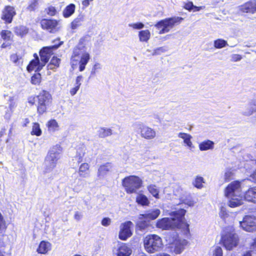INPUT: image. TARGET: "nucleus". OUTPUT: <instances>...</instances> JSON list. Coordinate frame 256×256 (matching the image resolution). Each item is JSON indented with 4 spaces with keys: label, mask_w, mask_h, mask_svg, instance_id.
<instances>
[{
    "label": "nucleus",
    "mask_w": 256,
    "mask_h": 256,
    "mask_svg": "<svg viewBox=\"0 0 256 256\" xmlns=\"http://www.w3.org/2000/svg\"><path fill=\"white\" fill-rule=\"evenodd\" d=\"M144 248L149 254L160 251L164 244L162 238L157 234H148L144 239Z\"/></svg>",
    "instance_id": "obj_6"
},
{
    "label": "nucleus",
    "mask_w": 256,
    "mask_h": 256,
    "mask_svg": "<svg viewBox=\"0 0 256 256\" xmlns=\"http://www.w3.org/2000/svg\"><path fill=\"white\" fill-rule=\"evenodd\" d=\"M233 175L232 172L230 170H228L224 173V178L226 180H230Z\"/></svg>",
    "instance_id": "obj_54"
},
{
    "label": "nucleus",
    "mask_w": 256,
    "mask_h": 256,
    "mask_svg": "<svg viewBox=\"0 0 256 256\" xmlns=\"http://www.w3.org/2000/svg\"><path fill=\"white\" fill-rule=\"evenodd\" d=\"M101 68H102V65L100 63H98V62L96 63L92 69L89 78L95 76L96 74V72H98V70Z\"/></svg>",
    "instance_id": "obj_46"
},
{
    "label": "nucleus",
    "mask_w": 256,
    "mask_h": 256,
    "mask_svg": "<svg viewBox=\"0 0 256 256\" xmlns=\"http://www.w3.org/2000/svg\"><path fill=\"white\" fill-rule=\"evenodd\" d=\"M86 151V148L84 146H82L77 149L76 154L74 158L78 160V163L83 161Z\"/></svg>",
    "instance_id": "obj_33"
},
{
    "label": "nucleus",
    "mask_w": 256,
    "mask_h": 256,
    "mask_svg": "<svg viewBox=\"0 0 256 256\" xmlns=\"http://www.w3.org/2000/svg\"><path fill=\"white\" fill-rule=\"evenodd\" d=\"M78 173L79 176L83 178H86L90 176V165L86 162L82 164L78 168Z\"/></svg>",
    "instance_id": "obj_20"
},
{
    "label": "nucleus",
    "mask_w": 256,
    "mask_h": 256,
    "mask_svg": "<svg viewBox=\"0 0 256 256\" xmlns=\"http://www.w3.org/2000/svg\"><path fill=\"white\" fill-rule=\"evenodd\" d=\"M122 185L125 188V190L128 193V177H126L122 180Z\"/></svg>",
    "instance_id": "obj_58"
},
{
    "label": "nucleus",
    "mask_w": 256,
    "mask_h": 256,
    "mask_svg": "<svg viewBox=\"0 0 256 256\" xmlns=\"http://www.w3.org/2000/svg\"><path fill=\"white\" fill-rule=\"evenodd\" d=\"M51 96L46 90H42L38 96V112L40 114H44L46 110V106L48 105L51 100Z\"/></svg>",
    "instance_id": "obj_10"
},
{
    "label": "nucleus",
    "mask_w": 256,
    "mask_h": 256,
    "mask_svg": "<svg viewBox=\"0 0 256 256\" xmlns=\"http://www.w3.org/2000/svg\"><path fill=\"white\" fill-rule=\"evenodd\" d=\"M112 167V164L110 163H106L105 164L100 166L98 169V177L99 178H103L109 171H110Z\"/></svg>",
    "instance_id": "obj_22"
},
{
    "label": "nucleus",
    "mask_w": 256,
    "mask_h": 256,
    "mask_svg": "<svg viewBox=\"0 0 256 256\" xmlns=\"http://www.w3.org/2000/svg\"><path fill=\"white\" fill-rule=\"evenodd\" d=\"M134 29L140 30L144 28V24L141 22H137L135 24H132L129 25Z\"/></svg>",
    "instance_id": "obj_56"
},
{
    "label": "nucleus",
    "mask_w": 256,
    "mask_h": 256,
    "mask_svg": "<svg viewBox=\"0 0 256 256\" xmlns=\"http://www.w3.org/2000/svg\"><path fill=\"white\" fill-rule=\"evenodd\" d=\"M178 136L183 140L184 144L190 150H192L195 146L192 142V136L187 133L180 132L178 134Z\"/></svg>",
    "instance_id": "obj_15"
},
{
    "label": "nucleus",
    "mask_w": 256,
    "mask_h": 256,
    "mask_svg": "<svg viewBox=\"0 0 256 256\" xmlns=\"http://www.w3.org/2000/svg\"><path fill=\"white\" fill-rule=\"evenodd\" d=\"M136 202L142 206H148L150 204V200L146 196L142 194L138 193L136 198Z\"/></svg>",
    "instance_id": "obj_27"
},
{
    "label": "nucleus",
    "mask_w": 256,
    "mask_h": 256,
    "mask_svg": "<svg viewBox=\"0 0 256 256\" xmlns=\"http://www.w3.org/2000/svg\"><path fill=\"white\" fill-rule=\"evenodd\" d=\"M98 136L100 138H104L112 134V130L109 128H101L98 132Z\"/></svg>",
    "instance_id": "obj_36"
},
{
    "label": "nucleus",
    "mask_w": 256,
    "mask_h": 256,
    "mask_svg": "<svg viewBox=\"0 0 256 256\" xmlns=\"http://www.w3.org/2000/svg\"><path fill=\"white\" fill-rule=\"evenodd\" d=\"M75 8L76 6L72 4L66 6L62 12L64 16L66 18L70 17L74 12Z\"/></svg>",
    "instance_id": "obj_31"
},
{
    "label": "nucleus",
    "mask_w": 256,
    "mask_h": 256,
    "mask_svg": "<svg viewBox=\"0 0 256 256\" xmlns=\"http://www.w3.org/2000/svg\"><path fill=\"white\" fill-rule=\"evenodd\" d=\"M112 220L109 218H104L101 222V224L104 226H108L111 224Z\"/></svg>",
    "instance_id": "obj_53"
},
{
    "label": "nucleus",
    "mask_w": 256,
    "mask_h": 256,
    "mask_svg": "<svg viewBox=\"0 0 256 256\" xmlns=\"http://www.w3.org/2000/svg\"><path fill=\"white\" fill-rule=\"evenodd\" d=\"M20 59V57L18 56L16 54H12L10 56V60L15 64H18L19 63Z\"/></svg>",
    "instance_id": "obj_51"
},
{
    "label": "nucleus",
    "mask_w": 256,
    "mask_h": 256,
    "mask_svg": "<svg viewBox=\"0 0 256 256\" xmlns=\"http://www.w3.org/2000/svg\"><path fill=\"white\" fill-rule=\"evenodd\" d=\"M221 241L222 245L226 250H230L236 248L239 243V238L232 228L228 231L226 229L222 235Z\"/></svg>",
    "instance_id": "obj_7"
},
{
    "label": "nucleus",
    "mask_w": 256,
    "mask_h": 256,
    "mask_svg": "<svg viewBox=\"0 0 256 256\" xmlns=\"http://www.w3.org/2000/svg\"><path fill=\"white\" fill-rule=\"evenodd\" d=\"M142 180L136 176H129V192H133L140 188L142 186Z\"/></svg>",
    "instance_id": "obj_14"
},
{
    "label": "nucleus",
    "mask_w": 256,
    "mask_h": 256,
    "mask_svg": "<svg viewBox=\"0 0 256 256\" xmlns=\"http://www.w3.org/2000/svg\"><path fill=\"white\" fill-rule=\"evenodd\" d=\"M82 216H83V215H82V212H80L78 211H76L74 212V218L76 221L79 222L80 220H82Z\"/></svg>",
    "instance_id": "obj_55"
},
{
    "label": "nucleus",
    "mask_w": 256,
    "mask_h": 256,
    "mask_svg": "<svg viewBox=\"0 0 256 256\" xmlns=\"http://www.w3.org/2000/svg\"><path fill=\"white\" fill-rule=\"evenodd\" d=\"M9 103V110L6 112L5 114V118L7 119H10L12 114L13 112L14 109L16 107V104L14 100V97L10 96L8 100Z\"/></svg>",
    "instance_id": "obj_30"
},
{
    "label": "nucleus",
    "mask_w": 256,
    "mask_h": 256,
    "mask_svg": "<svg viewBox=\"0 0 256 256\" xmlns=\"http://www.w3.org/2000/svg\"><path fill=\"white\" fill-rule=\"evenodd\" d=\"M228 46V44L227 41L222 38L216 39L214 42V46L216 48H222Z\"/></svg>",
    "instance_id": "obj_37"
},
{
    "label": "nucleus",
    "mask_w": 256,
    "mask_h": 256,
    "mask_svg": "<svg viewBox=\"0 0 256 256\" xmlns=\"http://www.w3.org/2000/svg\"><path fill=\"white\" fill-rule=\"evenodd\" d=\"M194 7V5L192 2H188L186 3L184 6L186 10H187L189 11H192Z\"/></svg>",
    "instance_id": "obj_57"
},
{
    "label": "nucleus",
    "mask_w": 256,
    "mask_h": 256,
    "mask_svg": "<svg viewBox=\"0 0 256 256\" xmlns=\"http://www.w3.org/2000/svg\"><path fill=\"white\" fill-rule=\"evenodd\" d=\"M62 148L59 144L53 146L49 150L44 161V173L51 172L56 166L58 160L60 158Z\"/></svg>",
    "instance_id": "obj_5"
},
{
    "label": "nucleus",
    "mask_w": 256,
    "mask_h": 256,
    "mask_svg": "<svg viewBox=\"0 0 256 256\" xmlns=\"http://www.w3.org/2000/svg\"><path fill=\"white\" fill-rule=\"evenodd\" d=\"M212 256H222V250L220 246H216L212 250Z\"/></svg>",
    "instance_id": "obj_47"
},
{
    "label": "nucleus",
    "mask_w": 256,
    "mask_h": 256,
    "mask_svg": "<svg viewBox=\"0 0 256 256\" xmlns=\"http://www.w3.org/2000/svg\"><path fill=\"white\" fill-rule=\"evenodd\" d=\"M38 0H31L29 5L26 8L28 10L32 12L34 11L38 7Z\"/></svg>",
    "instance_id": "obj_44"
},
{
    "label": "nucleus",
    "mask_w": 256,
    "mask_h": 256,
    "mask_svg": "<svg viewBox=\"0 0 256 256\" xmlns=\"http://www.w3.org/2000/svg\"><path fill=\"white\" fill-rule=\"evenodd\" d=\"M84 16L82 14L78 15L75 18L70 24V26L72 30L76 29L78 27L82 24V22L84 20Z\"/></svg>",
    "instance_id": "obj_29"
},
{
    "label": "nucleus",
    "mask_w": 256,
    "mask_h": 256,
    "mask_svg": "<svg viewBox=\"0 0 256 256\" xmlns=\"http://www.w3.org/2000/svg\"><path fill=\"white\" fill-rule=\"evenodd\" d=\"M219 216L226 222H233L234 218L236 216V213L229 212L225 207L222 206L220 208Z\"/></svg>",
    "instance_id": "obj_16"
},
{
    "label": "nucleus",
    "mask_w": 256,
    "mask_h": 256,
    "mask_svg": "<svg viewBox=\"0 0 256 256\" xmlns=\"http://www.w3.org/2000/svg\"><path fill=\"white\" fill-rule=\"evenodd\" d=\"M60 59L53 57L51 60L50 63L48 66V70H54L59 66Z\"/></svg>",
    "instance_id": "obj_40"
},
{
    "label": "nucleus",
    "mask_w": 256,
    "mask_h": 256,
    "mask_svg": "<svg viewBox=\"0 0 256 256\" xmlns=\"http://www.w3.org/2000/svg\"><path fill=\"white\" fill-rule=\"evenodd\" d=\"M51 244L48 242L42 241L37 249V252L39 254H46L50 250Z\"/></svg>",
    "instance_id": "obj_24"
},
{
    "label": "nucleus",
    "mask_w": 256,
    "mask_h": 256,
    "mask_svg": "<svg viewBox=\"0 0 256 256\" xmlns=\"http://www.w3.org/2000/svg\"><path fill=\"white\" fill-rule=\"evenodd\" d=\"M58 24V22L55 20L42 19L40 21V25L44 30L50 32H54Z\"/></svg>",
    "instance_id": "obj_13"
},
{
    "label": "nucleus",
    "mask_w": 256,
    "mask_h": 256,
    "mask_svg": "<svg viewBox=\"0 0 256 256\" xmlns=\"http://www.w3.org/2000/svg\"><path fill=\"white\" fill-rule=\"evenodd\" d=\"M147 190L148 192L156 199H159L160 196V190L155 184H150L147 186Z\"/></svg>",
    "instance_id": "obj_28"
},
{
    "label": "nucleus",
    "mask_w": 256,
    "mask_h": 256,
    "mask_svg": "<svg viewBox=\"0 0 256 256\" xmlns=\"http://www.w3.org/2000/svg\"><path fill=\"white\" fill-rule=\"evenodd\" d=\"M160 214V210L158 208H154L147 211L142 214V218L148 220H154L158 217Z\"/></svg>",
    "instance_id": "obj_19"
},
{
    "label": "nucleus",
    "mask_w": 256,
    "mask_h": 256,
    "mask_svg": "<svg viewBox=\"0 0 256 256\" xmlns=\"http://www.w3.org/2000/svg\"><path fill=\"white\" fill-rule=\"evenodd\" d=\"M31 134L32 135H36L37 136L41 135L42 130L40 128V124L38 123L35 122L34 124Z\"/></svg>",
    "instance_id": "obj_42"
},
{
    "label": "nucleus",
    "mask_w": 256,
    "mask_h": 256,
    "mask_svg": "<svg viewBox=\"0 0 256 256\" xmlns=\"http://www.w3.org/2000/svg\"><path fill=\"white\" fill-rule=\"evenodd\" d=\"M204 183V179L202 176H196L193 182V184L195 187L200 188L203 187V184Z\"/></svg>",
    "instance_id": "obj_41"
},
{
    "label": "nucleus",
    "mask_w": 256,
    "mask_h": 256,
    "mask_svg": "<svg viewBox=\"0 0 256 256\" xmlns=\"http://www.w3.org/2000/svg\"><path fill=\"white\" fill-rule=\"evenodd\" d=\"M46 11L47 14L50 16H54L56 12L55 8L52 6L48 7Z\"/></svg>",
    "instance_id": "obj_52"
},
{
    "label": "nucleus",
    "mask_w": 256,
    "mask_h": 256,
    "mask_svg": "<svg viewBox=\"0 0 256 256\" xmlns=\"http://www.w3.org/2000/svg\"><path fill=\"white\" fill-rule=\"evenodd\" d=\"M186 212V210L184 209L172 212L170 214L172 218H164L158 220L156 222V227L163 230H168L178 227L180 224L184 221V216Z\"/></svg>",
    "instance_id": "obj_4"
},
{
    "label": "nucleus",
    "mask_w": 256,
    "mask_h": 256,
    "mask_svg": "<svg viewBox=\"0 0 256 256\" xmlns=\"http://www.w3.org/2000/svg\"><path fill=\"white\" fill-rule=\"evenodd\" d=\"M249 106L252 108L254 112H256V100H252L249 104Z\"/></svg>",
    "instance_id": "obj_59"
},
{
    "label": "nucleus",
    "mask_w": 256,
    "mask_h": 256,
    "mask_svg": "<svg viewBox=\"0 0 256 256\" xmlns=\"http://www.w3.org/2000/svg\"><path fill=\"white\" fill-rule=\"evenodd\" d=\"M41 75L40 73L34 74L31 78V82L34 84H38L40 82Z\"/></svg>",
    "instance_id": "obj_45"
},
{
    "label": "nucleus",
    "mask_w": 256,
    "mask_h": 256,
    "mask_svg": "<svg viewBox=\"0 0 256 256\" xmlns=\"http://www.w3.org/2000/svg\"><path fill=\"white\" fill-rule=\"evenodd\" d=\"M250 250H253L254 253V251H256V238L254 239L253 242L252 244L250 246Z\"/></svg>",
    "instance_id": "obj_62"
},
{
    "label": "nucleus",
    "mask_w": 256,
    "mask_h": 256,
    "mask_svg": "<svg viewBox=\"0 0 256 256\" xmlns=\"http://www.w3.org/2000/svg\"><path fill=\"white\" fill-rule=\"evenodd\" d=\"M82 76H79L76 77L74 87L72 88L70 92V94L72 96L76 94L80 86H81L82 84L81 82L82 81Z\"/></svg>",
    "instance_id": "obj_34"
},
{
    "label": "nucleus",
    "mask_w": 256,
    "mask_h": 256,
    "mask_svg": "<svg viewBox=\"0 0 256 256\" xmlns=\"http://www.w3.org/2000/svg\"><path fill=\"white\" fill-rule=\"evenodd\" d=\"M254 252L253 250H250L244 253L242 256H254Z\"/></svg>",
    "instance_id": "obj_63"
},
{
    "label": "nucleus",
    "mask_w": 256,
    "mask_h": 256,
    "mask_svg": "<svg viewBox=\"0 0 256 256\" xmlns=\"http://www.w3.org/2000/svg\"><path fill=\"white\" fill-rule=\"evenodd\" d=\"M254 111L249 106L242 112V114L245 116H249L254 114Z\"/></svg>",
    "instance_id": "obj_49"
},
{
    "label": "nucleus",
    "mask_w": 256,
    "mask_h": 256,
    "mask_svg": "<svg viewBox=\"0 0 256 256\" xmlns=\"http://www.w3.org/2000/svg\"><path fill=\"white\" fill-rule=\"evenodd\" d=\"M62 44V42H60L58 44H56L54 45L42 48L40 52V60L37 54H34V58L32 60L27 66L28 71L29 72L34 70L36 72L40 71L48 61L52 54V52L56 50Z\"/></svg>",
    "instance_id": "obj_1"
},
{
    "label": "nucleus",
    "mask_w": 256,
    "mask_h": 256,
    "mask_svg": "<svg viewBox=\"0 0 256 256\" xmlns=\"http://www.w3.org/2000/svg\"><path fill=\"white\" fill-rule=\"evenodd\" d=\"M117 256H128V246L126 244H122L116 250Z\"/></svg>",
    "instance_id": "obj_35"
},
{
    "label": "nucleus",
    "mask_w": 256,
    "mask_h": 256,
    "mask_svg": "<svg viewBox=\"0 0 256 256\" xmlns=\"http://www.w3.org/2000/svg\"><path fill=\"white\" fill-rule=\"evenodd\" d=\"M195 203L196 202L189 198L188 194L184 198H182L180 201L179 204H184L188 206H194Z\"/></svg>",
    "instance_id": "obj_43"
},
{
    "label": "nucleus",
    "mask_w": 256,
    "mask_h": 256,
    "mask_svg": "<svg viewBox=\"0 0 256 256\" xmlns=\"http://www.w3.org/2000/svg\"><path fill=\"white\" fill-rule=\"evenodd\" d=\"M240 182L234 181L230 183L224 190V196L228 198V205L231 208H236L242 205L244 202V196L242 192Z\"/></svg>",
    "instance_id": "obj_3"
},
{
    "label": "nucleus",
    "mask_w": 256,
    "mask_h": 256,
    "mask_svg": "<svg viewBox=\"0 0 256 256\" xmlns=\"http://www.w3.org/2000/svg\"><path fill=\"white\" fill-rule=\"evenodd\" d=\"M230 58L232 62H239L242 59V56L238 54H232Z\"/></svg>",
    "instance_id": "obj_50"
},
{
    "label": "nucleus",
    "mask_w": 256,
    "mask_h": 256,
    "mask_svg": "<svg viewBox=\"0 0 256 256\" xmlns=\"http://www.w3.org/2000/svg\"><path fill=\"white\" fill-rule=\"evenodd\" d=\"M188 241L184 239L176 240L174 242V252L176 254H181L188 244Z\"/></svg>",
    "instance_id": "obj_18"
},
{
    "label": "nucleus",
    "mask_w": 256,
    "mask_h": 256,
    "mask_svg": "<svg viewBox=\"0 0 256 256\" xmlns=\"http://www.w3.org/2000/svg\"><path fill=\"white\" fill-rule=\"evenodd\" d=\"M128 237V222L122 223L120 226L119 238L122 240H126Z\"/></svg>",
    "instance_id": "obj_23"
},
{
    "label": "nucleus",
    "mask_w": 256,
    "mask_h": 256,
    "mask_svg": "<svg viewBox=\"0 0 256 256\" xmlns=\"http://www.w3.org/2000/svg\"><path fill=\"white\" fill-rule=\"evenodd\" d=\"M238 12L240 14L256 13V0H250L238 7Z\"/></svg>",
    "instance_id": "obj_12"
},
{
    "label": "nucleus",
    "mask_w": 256,
    "mask_h": 256,
    "mask_svg": "<svg viewBox=\"0 0 256 256\" xmlns=\"http://www.w3.org/2000/svg\"><path fill=\"white\" fill-rule=\"evenodd\" d=\"M14 32L17 35L23 36L28 32V29L24 26H20L14 28Z\"/></svg>",
    "instance_id": "obj_39"
},
{
    "label": "nucleus",
    "mask_w": 256,
    "mask_h": 256,
    "mask_svg": "<svg viewBox=\"0 0 256 256\" xmlns=\"http://www.w3.org/2000/svg\"><path fill=\"white\" fill-rule=\"evenodd\" d=\"M182 20V18L178 17L166 18L158 22L154 26L160 34H164L170 32L176 24L180 23Z\"/></svg>",
    "instance_id": "obj_8"
},
{
    "label": "nucleus",
    "mask_w": 256,
    "mask_h": 256,
    "mask_svg": "<svg viewBox=\"0 0 256 256\" xmlns=\"http://www.w3.org/2000/svg\"><path fill=\"white\" fill-rule=\"evenodd\" d=\"M11 35H12V32L8 30H2L1 32L2 37L4 40H10Z\"/></svg>",
    "instance_id": "obj_48"
},
{
    "label": "nucleus",
    "mask_w": 256,
    "mask_h": 256,
    "mask_svg": "<svg viewBox=\"0 0 256 256\" xmlns=\"http://www.w3.org/2000/svg\"><path fill=\"white\" fill-rule=\"evenodd\" d=\"M250 180L256 182V170L250 176Z\"/></svg>",
    "instance_id": "obj_61"
},
{
    "label": "nucleus",
    "mask_w": 256,
    "mask_h": 256,
    "mask_svg": "<svg viewBox=\"0 0 256 256\" xmlns=\"http://www.w3.org/2000/svg\"><path fill=\"white\" fill-rule=\"evenodd\" d=\"M204 8H205L204 6H194V7L192 11H193L194 12H198L200 10L204 9Z\"/></svg>",
    "instance_id": "obj_60"
},
{
    "label": "nucleus",
    "mask_w": 256,
    "mask_h": 256,
    "mask_svg": "<svg viewBox=\"0 0 256 256\" xmlns=\"http://www.w3.org/2000/svg\"><path fill=\"white\" fill-rule=\"evenodd\" d=\"M16 14L14 8L10 6L6 7L3 11L2 18L8 23H10L12 20L14 16Z\"/></svg>",
    "instance_id": "obj_17"
},
{
    "label": "nucleus",
    "mask_w": 256,
    "mask_h": 256,
    "mask_svg": "<svg viewBox=\"0 0 256 256\" xmlns=\"http://www.w3.org/2000/svg\"><path fill=\"white\" fill-rule=\"evenodd\" d=\"M256 202V186L250 188L245 193L244 200Z\"/></svg>",
    "instance_id": "obj_21"
},
{
    "label": "nucleus",
    "mask_w": 256,
    "mask_h": 256,
    "mask_svg": "<svg viewBox=\"0 0 256 256\" xmlns=\"http://www.w3.org/2000/svg\"><path fill=\"white\" fill-rule=\"evenodd\" d=\"M240 226L245 231L253 232L256 230V217L246 216L242 221H240Z\"/></svg>",
    "instance_id": "obj_11"
},
{
    "label": "nucleus",
    "mask_w": 256,
    "mask_h": 256,
    "mask_svg": "<svg viewBox=\"0 0 256 256\" xmlns=\"http://www.w3.org/2000/svg\"><path fill=\"white\" fill-rule=\"evenodd\" d=\"M199 148L202 151L208 150L213 149L214 142L210 140L202 142L199 144Z\"/></svg>",
    "instance_id": "obj_26"
},
{
    "label": "nucleus",
    "mask_w": 256,
    "mask_h": 256,
    "mask_svg": "<svg viewBox=\"0 0 256 256\" xmlns=\"http://www.w3.org/2000/svg\"><path fill=\"white\" fill-rule=\"evenodd\" d=\"M88 36L81 38L78 44L74 48L71 57L72 62L78 61L79 70L82 72L90 60V54L86 52V45L88 41Z\"/></svg>",
    "instance_id": "obj_2"
},
{
    "label": "nucleus",
    "mask_w": 256,
    "mask_h": 256,
    "mask_svg": "<svg viewBox=\"0 0 256 256\" xmlns=\"http://www.w3.org/2000/svg\"><path fill=\"white\" fill-rule=\"evenodd\" d=\"M82 5L85 8L88 7L90 5V0H84L82 2Z\"/></svg>",
    "instance_id": "obj_64"
},
{
    "label": "nucleus",
    "mask_w": 256,
    "mask_h": 256,
    "mask_svg": "<svg viewBox=\"0 0 256 256\" xmlns=\"http://www.w3.org/2000/svg\"><path fill=\"white\" fill-rule=\"evenodd\" d=\"M48 130L50 132H54L58 130V125L55 120H51L46 124Z\"/></svg>",
    "instance_id": "obj_38"
},
{
    "label": "nucleus",
    "mask_w": 256,
    "mask_h": 256,
    "mask_svg": "<svg viewBox=\"0 0 256 256\" xmlns=\"http://www.w3.org/2000/svg\"><path fill=\"white\" fill-rule=\"evenodd\" d=\"M150 32L148 30H142L139 32L138 37L142 42H147L150 38Z\"/></svg>",
    "instance_id": "obj_32"
},
{
    "label": "nucleus",
    "mask_w": 256,
    "mask_h": 256,
    "mask_svg": "<svg viewBox=\"0 0 256 256\" xmlns=\"http://www.w3.org/2000/svg\"><path fill=\"white\" fill-rule=\"evenodd\" d=\"M134 130L139 132L142 138L150 140L156 138V130L142 123H136L132 126Z\"/></svg>",
    "instance_id": "obj_9"
},
{
    "label": "nucleus",
    "mask_w": 256,
    "mask_h": 256,
    "mask_svg": "<svg viewBox=\"0 0 256 256\" xmlns=\"http://www.w3.org/2000/svg\"><path fill=\"white\" fill-rule=\"evenodd\" d=\"M174 193L176 196L178 198L180 201L188 194L186 190L181 186H177L174 188Z\"/></svg>",
    "instance_id": "obj_25"
}]
</instances>
